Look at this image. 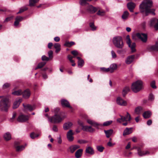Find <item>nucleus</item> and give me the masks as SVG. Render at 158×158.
I'll return each instance as SVG.
<instances>
[{"mask_svg":"<svg viewBox=\"0 0 158 158\" xmlns=\"http://www.w3.org/2000/svg\"><path fill=\"white\" fill-rule=\"evenodd\" d=\"M16 19H17L18 20L19 22L22 20L23 19V18L21 16H18L16 17Z\"/></svg>","mask_w":158,"mask_h":158,"instance_id":"nucleus-62","label":"nucleus"},{"mask_svg":"<svg viewBox=\"0 0 158 158\" xmlns=\"http://www.w3.org/2000/svg\"><path fill=\"white\" fill-rule=\"evenodd\" d=\"M22 94V91L20 89L15 91L12 93V94L15 95H20Z\"/></svg>","mask_w":158,"mask_h":158,"instance_id":"nucleus-39","label":"nucleus"},{"mask_svg":"<svg viewBox=\"0 0 158 158\" xmlns=\"http://www.w3.org/2000/svg\"><path fill=\"white\" fill-rule=\"evenodd\" d=\"M48 54L50 58L51 59L53 57V52L52 51H49L48 52Z\"/></svg>","mask_w":158,"mask_h":158,"instance_id":"nucleus-54","label":"nucleus"},{"mask_svg":"<svg viewBox=\"0 0 158 158\" xmlns=\"http://www.w3.org/2000/svg\"><path fill=\"white\" fill-rule=\"evenodd\" d=\"M151 86L152 88L153 89H156V86L155 85V81H152L151 83Z\"/></svg>","mask_w":158,"mask_h":158,"instance_id":"nucleus-52","label":"nucleus"},{"mask_svg":"<svg viewBox=\"0 0 158 158\" xmlns=\"http://www.w3.org/2000/svg\"><path fill=\"white\" fill-rule=\"evenodd\" d=\"M117 67V65L116 64H112L110 66V68L111 70V73L114 72V70H115Z\"/></svg>","mask_w":158,"mask_h":158,"instance_id":"nucleus-38","label":"nucleus"},{"mask_svg":"<svg viewBox=\"0 0 158 158\" xmlns=\"http://www.w3.org/2000/svg\"><path fill=\"white\" fill-rule=\"evenodd\" d=\"M77 58L78 60V66L80 68L82 67L84 64V60L79 56L77 57Z\"/></svg>","mask_w":158,"mask_h":158,"instance_id":"nucleus-25","label":"nucleus"},{"mask_svg":"<svg viewBox=\"0 0 158 158\" xmlns=\"http://www.w3.org/2000/svg\"><path fill=\"white\" fill-rule=\"evenodd\" d=\"M103 71L106 72H110V73H111V70L110 69V68H103Z\"/></svg>","mask_w":158,"mask_h":158,"instance_id":"nucleus-63","label":"nucleus"},{"mask_svg":"<svg viewBox=\"0 0 158 158\" xmlns=\"http://www.w3.org/2000/svg\"><path fill=\"white\" fill-rule=\"evenodd\" d=\"M80 3L82 6H86L89 5L86 0H80Z\"/></svg>","mask_w":158,"mask_h":158,"instance_id":"nucleus-41","label":"nucleus"},{"mask_svg":"<svg viewBox=\"0 0 158 158\" xmlns=\"http://www.w3.org/2000/svg\"><path fill=\"white\" fill-rule=\"evenodd\" d=\"M104 148L102 146H97V149L100 152H102Z\"/></svg>","mask_w":158,"mask_h":158,"instance_id":"nucleus-48","label":"nucleus"},{"mask_svg":"<svg viewBox=\"0 0 158 158\" xmlns=\"http://www.w3.org/2000/svg\"><path fill=\"white\" fill-rule=\"evenodd\" d=\"M71 53L73 56V58H74L78 55V53L76 50H73L71 52Z\"/></svg>","mask_w":158,"mask_h":158,"instance_id":"nucleus-50","label":"nucleus"},{"mask_svg":"<svg viewBox=\"0 0 158 158\" xmlns=\"http://www.w3.org/2000/svg\"><path fill=\"white\" fill-rule=\"evenodd\" d=\"M127 40V43L128 44L129 47L131 48L132 52H135L136 49L135 47L136 46L135 43L134 42L133 43L131 44V40L130 39L129 35H127L126 36Z\"/></svg>","mask_w":158,"mask_h":158,"instance_id":"nucleus-9","label":"nucleus"},{"mask_svg":"<svg viewBox=\"0 0 158 158\" xmlns=\"http://www.w3.org/2000/svg\"><path fill=\"white\" fill-rule=\"evenodd\" d=\"M60 109L56 108L54 110L55 115L50 118V121L54 123H59L61 122L65 118L64 115L61 114H59Z\"/></svg>","mask_w":158,"mask_h":158,"instance_id":"nucleus-2","label":"nucleus"},{"mask_svg":"<svg viewBox=\"0 0 158 158\" xmlns=\"http://www.w3.org/2000/svg\"><path fill=\"white\" fill-rule=\"evenodd\" d=\"M135 58V56L134 55L128 56L126 60V63L128 64H131Z\"/></svg>","mask_w":158,"mask_h":158,"instance_id":"nucleus-20","label":"nucleus"},{"mask_svg":"<svg viewBox=\"0 0 158 158\" xmlns=\"http://www.w3.org/2000/svg\"><path fill=\"white\" fill-rule=\"evenodd\" d=\"M87 122L89 124L95 127H96L99 125V124L97 123L90 119H88Z\"/></svg>","mask_w":158,"mask_h":158,"instance_id":"nucleus-33","label":"nucleus"},{"mask_svg":"<svg viewBox=\"0 0 158 158\" xmlns=\"http://www.w3.org/2000/svg\"><path fill=\"white\" fill-rule=\"evenodd\" d=\"M77 142L80 144H83L87 143V141L81 139L78 140Z\"/></svg>","mask_w":158,"mask_h":158,"instance_id":"nucleus-51","label":"nucleus"},{"mask_svg":"<svg viewBox=\"0 0 158 158\" xmlns=\"http://www.w3.org/2000/svg\"><path fill=\"white\" fill-rule=\"evenodd\" d=\"M61 103L63 107H70V105L69 102L66 100L62 99L61 101Z\"/></svg>","mask_w":158,"mask_h":158,"instance_id":"nucleus-19","label":"nucleus"},{"mask_svg":"<svg viewBox=\"0 0 158 158\" xmlns=\"http://www.w3.org/2000/svg\"><path fill=\"white\" fill-rule=\"evenodd\" d=\"M39 0H30L29 6H33Z\"/></svg>","mask_w":158,"mask_h":158,"instance_id":"nucleus-40","label":"nucleus"},{"mask_svg":"<svg viewBox=\"0 0 158 158\" xmlns=\"http://www.w3.org/2000/svg\"><path fill=\"white\" fill-rule=\"evenodd\" d=\"M49 60V58L48 57L46 56H43L42 57V60L43 61H48Z\"/></svg>","mask_w":158,"mask_h":158,"instance_id":"nucleus-53","label":"nucleus"},{"mask_svg":"<svg viewBox=\"0 0 158 158\" xmlns=\"http://www.w3.org/2000/svg\"><path fill=\"white\" fill-rule=\"evenodd\" d=\"M83 152V150L81 149H78L75 153V156L76 158H80L81 157Z\"/></svg>","mask_w":158,"mask_h":158,"instance_id":"nucleus-26","label":"nucleus"},{"mask_svg":"<svg viewBox=\"0 0 158 158\" xmlns=\"http://www.w3.org/2000/svg\"><path fill=\"white\" fill-rule=\"evenodd\" d=\"M54 47L55 48H60V45L58 43H55L54 45Z\"/></svg>","mask_w":158,"mask_h":158,"instance_id":"nucleus-58","label":"nucleus"},{"mask_svg":"<svg viewBox=\"0 0 158 158\" xmlns=\"http://www.w3.org/2000/svg\"><path fill=\"white\" fill-rule=\"evenodd\" d=\"M117 103L120 105L126 106L127 105V103L126 102L123 100L120 97H118L117 98Z\"/></svg>","mask_w":158,"mask_h":158,"instance_id":"nucleus-16","label":"nucleus"},{"mask_svg":"<svg viewBox=\"0 0 158 158\" xmlns=\"http://www.w3.org/2000/svg\"><path fill=\"white\" fill-rule=\"evenodd\" d=\"M136 37L140 39L143 42L145 43L147 41L148 36L146 34L137 33L132 35V39L135 40H137Z\"/></svg>","mask_w":158,"mask_h":158,"instance_id":"nucleus-6","label":"nucleus"},{"mask_svg":"<svg viewBox=\"0 0 158 158\" xmlns=\"http://www.w3.org/2000/svg\"><path fill=\"white\" fill-rule=\"evenodd\" d=\"M22 101V99H19L17 100L14 103L13 108L14 109L17 108Z\"/></svg>","mask_w":158,"mask_h":158,"instance_id":"nucleus-24","label":"nucleus"},{"mask_svg":"<svg viewBox=\"0 0 158 158\" xmlns=\"http://www.w3.org/2000/svg\"><path fill=\"white\" fill-rule=\"evenodd\" d=\"M39 135V134H35L34 132H33L31 133L30 137L32 139H34L35 137H38Z\"/></svg>","mask_w":158,"mask_h":158,"instance_id":"nucleus-45","label":"nucleus"},{"mask_svg":"<svg viewBox=\"0 0 158 158\" xmlns=\"http://www.w3.org/2000/svg\"><path fill=\"white\" fill-rule=\"evenodd\" d=\"M16 113L15 112H14L13 113V116L10 119V122H13V120L15 118L16 116Z\"/></svg>","mask_w":158,"mask_h":158,"instance_id":"nucleus-55","label":"nucleus"},{"mask_svg":"<svg viewBox=\"0 0 158 158\" xmlns=\"http://www.w3.org/2000/svg\"><path fill=\"white\" fill-rule=\"evenodd\" d=\"M80 147V146L78 145H73L70 147V152L72 153H73L77 149Z\"/></svg>","mask_w":158,"mask_h":158,"instance_id":"nucleus-31","label":"nucleus"},{"mask_svg":"<svg viewBox=\"0 0 158 158\" xmlns=\"http://www.w3.org/2000/svg\"><path fill=\"white\" fill-rule=\"evenodd\" d=\"M23 106L24 108L26 109H28L31 111L33 110V107L30 105L27 104L26 105H23Z\"/></svg>","mask_w":158,"mask_h":158,"instance_id":"nucleus-42","label":"nucleus"},{"mask_svg":"<svg viewBox=\"0 0 158 158\" xmlns=\"http://www.w3.org/2000/svg\"><path fill=\"white\" fill-rule=\"evenodd\" d=\"M3 137L6 140L8 141L11 139V135L9 132H7L4 135Z\"/></svg>","mask_w":158,"mask_h":158,"instance_id":"nucleus-32","label":"nucleus"},{"mask_svg":"<svg viewBox=\"0 0 158 158\" xmlns=\"http://www.w3.org/2000/svg\"><path fill=\"white\" fill-rule=\"evenodd\" d=\"M134 149H137L138 154L140 156H145L146 155L149 154L150 153L149 152L147 151H142L141 148L139 147L134 146L131 149V150H132Z\"/></svg>","mask_w":158,"mask_h":158,"instance_id":"nucleus-10","label":"nucleus"},{"mask_svg":"<svg viewBox=\"0 0 158 158\" xmlns=\"http://www.w3.org/2000/svg\"><path fill=\"white\" fill-rule=\"evenodd\" d=\"M29 118L28 115L21 114L18 118L17 120L20 122H24L28 120Z\"/></svg>","mask_w":158,"mask_h":158,"instance_id":"nucleus-11","label":"nucleus"},{"mask_svg":"<svg viewBox=\"0 0 158 158\" xmlns=\"http://www.w3.org/2000/svg\"><path fill=\"white\" fill-rule=\"evenodd\" d=\"M143 87V82L140 80H138L133 83L131 86V89L135 93L140 91Z\"/></svg>","mask_w":158,"mask_h":158,"instance_id":"nucleus-5","label":"nucleus"},{"mask_svg":"<svg viewBox=\"0 0 158 158\" xmlns=\"http://www.w3.org/2000/svg\"><path fill=\"white\" fill-rule=\"evenodd\" d=\"M130 90V88L128 87H124L122 91V94L123 97H125L127 93Z\"/></svg>","mask_w":158,"mask_h":158,"instance_id":"nucleus-28","label":"nucleus"},{"mask_svg":"<svg viewBox=\"0 0 158 158\" xmlns=\"http://www.w3.org/2000/svg\"><path fill=\"white\" fill-rule=\"evenodd\" d=\"M13 16H11V17H8L7 18H6L5 20V22H8V21H9L10 20H11V19H12L13 18Z\"/></svg>","mask_w":158,"mask_h":158,"instance_id":"nucleus-59","label":"nucleus"},{"mask_svg":"<svg viewBox=\"0 0 158 158\" xmlns=\"http://www.w3.org/2000/svg\"><path fill=\"white\" fill-rule=\"evenodd\" d=\"M104 132L106 134V136L107 138H109L112 135L113 132L112 129H110L108 130H104Z\"/></svg>","mask_w":158,"mask_h":158,"instance_id":"nucleus-34","label":"nucleus"},{"mask_svg":"<svg viewBox=\"0 0 158 158\" xmlns=\"http://www.w3.org/2000/svg\"><path fill=\"white\" fill-rule=\"evenodd\" d=\"M75 44V43L73 41L70 42H66L64 44V45L68 47H70L71 46L74 45Z\"/></svg>","mask_w":158,"mask_h":158,"instance_id":"nucleus-43","label":"nucleus"},{"mask_svg":"<svg viewBox=\"0 0 158 158\" xmlns=\"http://www.w3.org/2000/svg\"><path fill=\"white\" fill-rule=\"evenodd\" d=\"M73 124L70 122H68L64 124L63 127L64 130H67L72 126Z\"/></svg>","mask_w":158,"mask_h":158,"instance_id":"nucleus-30","label":"nucleus"},{"mask_svg":"<svg viewBox=\"0 0 158 158\" xmlns=\"http://www.w3.org/2000/svg\"><path fill=\"white\" fill-rule=\"evenodd\" d=\"M46 62H41L39 63L37 66L35 68V69H40L44 66L46 64Z\"/></svg>","mask_w":158,"mask_h":158,"instance_id":"nucleus-36","label":"nucleus"},{"mask_svg":"<svg viewBox=\"0 0 158 158\" xmlns=\"http://www.w3.org/2000/svg\"><path fill=\"white\" fill-rule=\"evenodd\" d=\"M89 27L91 28V29L93 31H94L96 30V27L94 25V23L91 22L89 24Z\"/></svg>","mask_w":158,"mask_h":158,"instance_id":"nucleus-44","label":"nucleus"},{"mask_svg":"<svg viewBox=\"0 0 158 158\" xmlns=\"http://www.w3.org/2000/svg\"><path fill=\"white\" fill-rule=\"evenodd\" d=\"M136 6V4L132 2H130L127 4V7L128 10L131 12H134V10Z\"/></svg>","mask_w":158,"mask_h":158,"instance_id":"nucleus-14","label":"nucleus"},{"mask_svg":"<svg viewBox=\"0 0 158 158\" xmlns=\"http://www.w3.org/2000/svg\"><path fill=\"white\" fill-rule=\"evenodd\" d=\"M52 129L53 131L55 132H57L58 131V129L57 127L55 125H54Z\"/></svg>","mask_w":158,"mask_h":158,"instance_id":"nucleus-64","label":"nucleus"},{"mask_svg":"<svg viewBox=\"0 0 158 158\" xmlns=\"http://www.w3.org/2000/svg\"><path fill=\"white\" fill-rule=\"evenodd\" d=\"M27 9H28V8L26 6H24V7L21 8L20 9L19 12L17 13V14H18L21 13L27 10Z\"/></svg>","mask_w":158,"mask_h":158,"instance_id":"nucleus-46","label":"nucleus"},{"mask_svg":"<svg viewBox=\"0 0 158 158\" xmlns=\"http://www.w3.org/2000/svg\"><path fill=\"white\" fill-rule=\"evenodd\" d=\"M113 42L115 47L122 49L124 46L122 37L120 36H117L114 37L113 39Z\"/></svg>","mask_w":158,"mask_h":158,"instance_id":"nucleus-4","label":"nucleus"},{"mask_svg":"<svg viewBox=\"0 0 158 158\" xmlns=\"http://www.w3.org/2000/svg\"><path fill=\"white\" fill-rule=\"evenodd\" d=\"M1 98H2L0 101V110L6 112L10 106L9 100L7 98L2 96H0Z\"/></svg>","mask_w":158,"mask_h":158,"instance_id":"nucleus-3","label":"nucleus"},{"mask_svg":"<svg viewBox=\"0 0 158 158\" xmlns=\"http://www.w3.org/2000/svg\"><path fill=\"white\" fill-rule=\"evenodd\" d=\"M74 134L71 130L67 132V137L68 140L70 142L72 141L74 139V137L73 136Z\"/></svg>","mask_w":158,"mask_h":158,"instance_id":"nucleus-17","label":"nucleus"},{"mask_svg":"<svg viewBox=\"0 0 158 158\" xmlns=\"http://www.w3.org/2000/svg\"><path fill=\"white\" fill-rule=\"evenodd\" d=\"M152 115L151 112L149 111L144 112L143 114V116L144 118H149Z\"/></svg>","mask_w":158,"mask_h":158,"instance_id":"nucleus-27","label":"nucleus"},{"mask_svg":"<svg viewBox=\"0 0 158 158\" xmlns=\"http://www.w3.org/2000/svg\"><path fill=\"white\" fill-rule=\"evenodd\" d=\"M112 123V121H109L103 123V125L104 126H107L111 124Z\"/></svg>","mask_w":158,"mask_h":158,"instance_id":"nucleus-49","label":"nucleus"},{"mask_svg":"<svg viewBox=\"0 0 158 158\" xmlns=\"http://www.w3.org/2000/svg\"><path fill=\"white\" fill-rule=\"evenodd\" d=\"M148 49L150 51H158V42H156L155 45L149 46Z\"/></svg>","mask_w":158,"mask_h":158,"instance_id":"nucleus-18","label":"nucleus"},{"mask_svg":"<svg viewBox=\"0 0 158 158\" xmlns=\"http://www.w3.org/2000/svg\"><path fill=\"white\" fill-rule=\"evenodd\" d=\"M132 127L126 128L123 131V135L125 136L130 134L132 132Z\"/></svg>","mask_w":158,"mask_h":158,"instance_id":"nucleus-23","label":"nucleus"},{"mask_svg":"<svg viewBox=\"0 0 158 158\" xmlns=\"http://www.w3.org/2000/svg\"><path fill=\"white\" fill-rule=\"evenodd\" d=\"M152 6L153 2L152 0H143L139 6L140 12L142 13H144L146 16L150 14L155 15V10L151 8Z\"/></svg>","mask_w":158,"mask_h":158,"instance_id":"nucleus-1","label":"nucleus"},{"mask_svg":"<svg viewBox=\"0 0 158 158\" xmlns=\"http://www.w3.org/2000/svg\"><path fill=\"white\" fill-rule=\"evenodd\" d=\"M23 97L25 98H28L31 95V92L29 89H27L25 90L22 94Z\"/></svg>","mask_w":158,"mask_h":158,"instance_id":"nucleus-21","label":"nucleus"},{"mask_svg":"<svg viewBox=\"0 0 158 158\" xmlns=\"http://www.w3.org/2000/svg\"><path fill=\"white\" fill-rule=\"evenodd\" d=\"M67 57L70 62L73 63V64H72V66H75L76 64L74 63V60H73V57L71 55H68Z\"/></svg>","mask_w":158,"mask_h":158,"instance_id":"nucleus-37","label":"nucleus"},{"mask_svg":"<svg viewBox=\"0 0 158 158\" xmlns=\"http://www.w3.org/2000/svg\"><path fill=\"white\" fill-rule=\"evenodd\" d=\"M78 123L82 127V129L84 131L90 132H93L95 131V129L92 128L91 126H84L83 123L81 120L78 121Z\"/></svg>","mask_w":158,"mask_h":158,"instance_id":"nucleus-8","label":"nucleus"},{"mask_svg":"<svg viewBox=\"0 0 158 158\" xmlns=\"http://www.w3.org/2000/svg\"><path fill=\"white\" fill-rule=\"evenodd\" d=\"M10 85V84L9 83H6L3 85V88H4V89L7 88H8V87H9Z\"/></svg>","mask_w":158,"mask_h":158,"instance_id":"nucleus-61","label":"nucleus"},{"mask_svg":"<svg viewBox=\"0 0 158 158\" xmlns=\"http://www.w3.org/2000/svg\"><path fill=\"white\" fill-rule=\"evenodd\" d=\"M19 22L18 20L17 19H15V21L14 22V25L15 26H18V25L19 24Z\"/></svg>","mask_w":158,"mask_h":158,"instance_id":"nucleus-60","label":"nucleus"},{"mask_svg":"<svg viewBox=\"0 0 158 158\" xmlns=\"http://www.w3.org/2000/svg\"><path fill=\"white\" fill-rule=\"evenodd\" d=\"M111 53L112 57L113 58H115L117 57V55L114 51H112Z\"/></svg>","mask_w":158,"mask_h":158,"instance_id":"nucleus-57","label":"nucleus"},{"mask_svg":"<svg viewBox=\"0 0 158 158\" xmlns=\"http://www.w3.org/2000/svg\"><path fill=\"white\" fill-rule=\"evenodd\" d=\"M129 14L127 11H125L124 12L122 16V18L123 20L127 19L129 15Z\"/></svg>","mask_w":158,"mask_h":158,"instance_id":"nucleus-35","label":"nucleus"},{"mask_svg":"<svg viewBox=\"0 0 158 158\" xmlns=\"http://www.w3.org/2000/svg\"><path fill=\"white\" fill-rule=\"evenodd\" d=\"M154 96L152 94H150L149 96V99L151 101L154 100Z\"/></svg>","mask_w":158,"mask_h":158,"instance_id":"nucleus-56","label":"nucleus"},{"mask_svg":"<svg viewBox=\"0 0 158 158\" xmlns=\"http://www.w3.org/2000/svg\"><path fill=\"white\" fill-rule=\"evenodd\" d=\"M87 10L89 12L93 14L97 11L98 9L92 5L89 4L87 7Z\"/></svg>","mask_w":158,"mask_h":158,"instance_id":"nucleus-15","label":"nucleus"},{"mask_svg":"<svg viewBox=\"0 0 158 158\" xmlns=\"http://www.w3.org/2000/svg\"><path fill=\"white\" fill-rule=\"evenodd\" d=\"M150 24L151 27L154 26L156 30H158V19H152L150 21Z\"/></svg>","mask_w":158,"mask_h":158,"instance_id":"nucleus-12","label":"nucleus"},{"mask_svg":"<svg viewBox=\"0 0 158 158\" xmlns=\"http://www.w3.org/2000/svg\"><path fill=\"white\" fill-rule=\"evenodd\" d=\"M120 118H118L117 119V121L118 122L121 123L122 122L128 121L130 122L131 119L130 114L127 112V114L125 116H123L120 115Z\"/></svg>","mask_w":158,"mask_h":158,"instance_id":"nucleus-7","label":"nucleus"},{"mask_svg":"<svg viewBox=\"0 0 158 158\" xmlns=\"http://www.w3.org/2000/svg\"><path fill=\"white\" fill-rule=\"evenodd\" d=\"M85 152L86 153L90 155H93L94 153V152L93 148L90 146H89L86 148Z\"/></svg>","mask_w":158,"mask_h":158,"instance_id":"nucleus-22","label":"nucleus"},{"mask_svg":"<svg viewBox=\"0 0 158 158\" xmlns=\"http://www.w3.org/2000/svg\"><path fill=\"white\" fill-rule=\"evenodd\" d=\"M143 111V108L141 106H138L135 110V112L138 115L140 114Z\"/></svg>","mask_w":158,"mask_h":158,"instance_id":"nucleus-29","label":"nucleus"},{"mask_svg":"<svg viewBox=\"0 0 158 158\" xmlns=\"http://www.w3.org/2000/svg\"><path fill=\"white\" fill-rule=\"evenodd\" d=\"M20 144V142L18 141H16L15 142V147L17 152L21 151L23 150L25 148L24 146H20L19 145Z\"/></svg>","mask_w":158,"mask_h":158,"instance_id":"nucleus-13","label":"nucleus"},{"mask_svg":"<svg viewBox=\"0 0 158 158\" xmlns=\"http://www.w3.org/2000/svg\"><path fill=\"white\" fill-rule=\"evenodd\" d=\"M105 12L103 10H99L97 12L98 15L101 16H103L105 15Z\"/></svg>","mask_w":158,"mask_h":158,"instance_id":"nucleus-47","label":"nucleus"}]
</instances>
